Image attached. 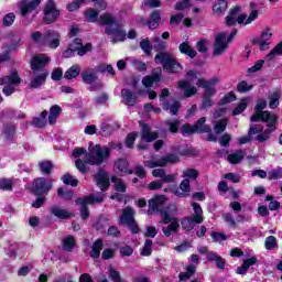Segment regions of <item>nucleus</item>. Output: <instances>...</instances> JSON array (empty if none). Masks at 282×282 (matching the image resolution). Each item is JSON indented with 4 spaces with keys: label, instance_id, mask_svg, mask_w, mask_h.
Here are the masks:
<instances>
[{
    "label": "nucleus",
    "instance_id": "f3484780",
    "mask_svg": "<svg viewBox=\"0 0 282 282\" xmlns=\"http://www.w3.org/2000/svg\"><path fill=\"white\" fill-rule=\"evenodd\" d=\"M47 45V47H51V50H56L58 45H61V33L57 31H47L44 34V44Z\"/></svg>",
    "mask_w": 282,
    "mask_h": 282
},
{
    "label": "nucleus",
    "instance_id": "49530a36",
    "mask_svg": "<svg viewBox=\"0 0 282 282\" xmlns=\"http://www.w3.org/2000/svg\"><path fill=\"white\" fill-rule=\"evenodd\" d=\"M182 107V104L180 101H174L173 104L164 102L163 109L165 111L170 110L171 116H177V112L180 111V108Z\"/></svg>",
    "mask_w": 282,
    "mask_h": 282
},
{
    "label": "nucleus",
    "instance_id": "2eb2a0df",
    "mask_svg": "<svg viewBox=\"0 0 282 282\" xmlns=\"http://www.w3.org/2000/svg\"><path fill=\"white\" fill-rule=\"evenodd\" d=\"M47 76H50V72L47 70H32V80L30 83V87H32V89H39V87L45 85Z\"/></svg>",
    "mask_w": 282,
    "mask_h": 282
},
{
    "label": "nucleus",
    "instance_id": "864d4df0",
    "mask_svg": "<svg viewBox=\"0 0 282 282\" xmlns=\"http://www.w3.org/2000/svg\"><path fill=\"white\" fill-rule=\"evenodd\" d=\"M14 187V182L11 178H0V191L12 192Z\"/></svg>",
    "mask_w": 282,
    "mask_h": 282
},
{
    "label": "nucleus",
    "instance_id": "c85d7f7f",
    "mask_svg": "<svg viewBox=\"0 0 282 282\" xmlns=\"http://www.w3.org/2000/svg\"><path fill=\"white\" fill-rule=\"evenodd\" d=\"M207 261L215 263L218 270H226V260H224L217 252L209 253Z\"/></svg>",
    "mask_w": 282,
    "mask_h": 282
},
{
    "label": "nucleus",
    "instance_id": "20e7f679",
    "mask_svg": "<svg viewBox=\"0 0 282 282\" xmlns=\"http://www.w3.org/2000/svg\"><path fill=\"white\" fill-rule=\"evenodd\" d=\"M110 153H111V149L102 148L101 144H96L93 148L89 147V153L86 154V162L87 164L100 166V164L109 160Z\"/></svg>",
    "mask_w": 282,
    "mask_h": 282
},
{
    "label": "nucleus",
    "instance_id": "393cba45",
    "mask_svg": "<svg viewBox=\"0 0 282 282\" xmlns=\"http://www.w3.org/2000/svg\"><path fill=\"white\" fill-rule=\"evenodd\" d=\"M254 43L259 45L262 52L268 50L272 43V33L263 32L259 39L254 40Z\"/></svg>",
    "mask_w": 282,
    "mask_h": 282
},
{
    "label": "nucleus",
    "instance_id": "39448f33",
    "mask_svg": "<svg viewBox=\"0 0 282 282\" xmlns=\"http://www.w3.org/2000/svg\"><path fill=\"white\" fill-rule=\"evenodd\" d=\"M105 202V195L98 194V195H88L84 196L82 198H78L76 200L77 206H80V215L82 219H89V207H87V204H102Z\"/></svg>",
    "mask_w": 282,
    "mask_h": 282
},
{
    "label": "nucleus",
    "instance_id": "412c9836",
    "mask_svg": "<svg viewBox=\"0 0 282 282\" xmlns=\"http://www.w3.org/2000/svg\"><path fill=\"white\" fill-rule=\"evenodd\" d=\"M41 6V0H22L20 12L22 17H28L30 12H34L35 8H39Z\"/></svg>",
    "mask_w": 282,
    "mask_h": 282
},
{
    "label": "nucleus",
    "instance_id": "2f4dec72",
    "mask_svg": "<svg viewBox=\"0 0 282 282\" xmlns=\"http://www.w3.org/2000/svg\"><path fill=\"white\" fill-rule=\"evenodd\" d=\"M180 89L184 90L185 98H191V96H195L197 94V88L195 86H191L188 82H178Z\"/></svg>",
    "mask_w": 282,
    "mask_h": 282
},
{
    "label": "nucleus",
    "instance_id": "bf43d9fd",
    "mask_svg": "<svg viewBox=\"0 0 282 282\" xmlns=\"http://www.w3.org/2000/svg\"><path fill=\"white\" fill-rule=\"evenodd\" d=\"M166 124L167 127H170L171 133H177V131H180V126L182 124V122L180 121V119H174L167 120Z\"/></svg>",
    "mask_w": 282,
    "mask_h": 282
},
{
    "label": "nucleus",
    "instance_id": "aec40b11",
    "mask_svg": "<svg viewBox=\"0 0 282 282\" xmlns=\"http://www.w3.org/2000/svg\"><path fill=\"white\" fill-rule=\"evenodd\" d=\"M139 126L141 127V140H144V142H154V140H158V132H153L149 124L140 121Z\"/></svg>",
    "mask_w": 282,
    "mask_h": 282
},
{
    "label": "nucleus",
    "instance_id": "4468645a",
    "mask_svg": "<svg viewBox=\"0 0 282 282\" xmlns=\"http://www.w3.org/2000/svg\"><path fill=\"white\" fill-rule=\"evenodd\" d=\"M58 14H61V12L56 9V3H54V0H48L44 8L45 23H54V21L58 19Z\"/></svg>",
    "mask_w": 282,
    "mask_h": 282
},
{
    "label": "nucleus",
    "instance_id": "a211bd4d",
    "mask_svg": "<svg viewBox=\"0 0 282 282\" xmlns=\"http://www.w3.org/2000/svg\"><path fill=\"white\" fill-rule=\"evenodd\" d=\"M33 191H35L36 195H41L42 193H50V191H52V181H47L43 177L35 178Z\"/></svg>",
    "mask_w": 282,
    "mask_h": 282
},
{
    "label": "nucleus",
    "instance_id": "72a5a7b5",
    "mask_svg": "<svg viewBox=\"0 0 282 282\" xmlns=\"http://www.w3.org/2000/svg\"><path fill=\"white\" fill-rule=\"evenodd\" d=\"M84 17L88 23H98L100 12L96 9L89 8L84 12Z\"/></svg>",
    "mask_w": 282,
    "mask_h": 282
},
{
    "label": "nucleus",
    "instance_id": "c9c22d12",
    "mask_svg": "<svg viewBox=\"0 0 282 282\" xmlns=\"http://www.w3.org/2000/svg\"><path fill=\"white\" fill-rule=\"evenodd\" d=\"M61 111H63V109H61V106L58 105H54L53 107H51L48 115V124H56V120H58Z\"/></svg>",
    "mask_w": 282,
    "mask_h": 282
},
{
    "label": "nucleus",
    "instance_id": "09e8293b",
    "mask_svg": "<svg viewBox=\"0 0 282 282\" xmlns=\"http://www.w3.org/2000/svg\"><path fill=\"white\" fill-rule=\"evenodd\" d=\"M279 100H281V91L275 90L270 96V102H269L270 109H276V107H279Z\"/></svg>",
    "mask_w": 282,
    "mask_h": 282
},
{
    "label": "nucleus",
    "instance_id": "4be33fe9",
    "mask_svg": "<svg viewBox=\"0 0 282 282\" xmlns=\"http://www.w3.org/2000/svg\"><path fill=\"white\" fill-rule=\"evenodd\" d=\"M68 47L77 52L78 56H85V54L91 52V45L89 43L83 45V40L80 39H75Z\"/></svg>",
    "mask_w": 282,
    "mask_h": 282
},
{
    "label": "nucleus",
    "instance_id": "37998d69",
    "mask_svg": "<svg viewBox=\"0 0 282 282\" xmlns=\"http://www.w3.org/2000/svg\"><path fill=\"white\" fill-rule=\"evenodd\" d=\"M79 75H80V66L73 65L70 68H68L65 72L64 78H66L67 80H72L73 78H78Z\"/></svg>",
    "mask_w": 282,
    "mask_h": 282
},
{
    "label": "nucleus",
    "instance_id": "0e129e2a",
    "mask_svg": "<svg viewBox=\"0 0 282 282\" xmlns=\"http://www.w3.org/2000/svg\"><path fill=\"white\" fill-rule=\"evenodd\" d=\"M109 278L113 282H126L124 279H122V275H120V272H118L116 269L110 268L109 269Z\"/></svg>",
    "mask_w": 282,
    "mask_h": 282
},
{
    "label": "nucleus",
    "instance_id": "dca6fc26",
    "mask_svg": "<svg viewBox=\"0 0 282 282\" xmlns=\"http://www.w3.org/2000/svg\"><path fill=\"white\" fill-rule=\"evenodd\" d=\"M113 171L120 177H124V175H133V170L129 169V161L127 159H118L115 161Z\"/></svg>",
    "mask_w": 282,
    "mask_h": 282
},
{
    "label": "nucleus",
    "instance_id": "1a4fd4ad",
    "mask_svg": "<svg viewBox=\"0 0 282 282\" xmlns=\"http://www.w3.org/2000/svg\"><path fill=\"white\" fill-rule=\"evenodd\" d=\"M177 162H180V156L175 154H167L156 161H144L143 164L148 169H155L158 166H166V164H177Z\"/></svg>",
    "mask_w": 282,
    "mask_h": 282
},
{
    "label": "nucleus",
    "instance_id": "423d86ee",
    "mask_svg": "<svg viewBox=\"0 0 282 282\" xmlns=\"http://www.w3.org/2000/svg\"><path fill=\"white\" fill-rule=\"evenodd\" d=\"M119 224H121V226H127L132 235H138V232H140V228L138 227V224H135V210L131 207H126L122 210V214L119 217Z\"/></svg>",
    "mask_w": 282,
    "mask_h": 282
},
{
    "label": "nucleus",
    "instance_id": "338daca9",
    "mask_svg": "<svg viewBox=\"0 0 282 282\" xmlns=\"http://www.w3.org/2000/svg\"><path fill=\"white\" fill-rule=\"evenodd\" d=\"M132 172L137 177H140V180H144V177H147V170H144V166L142 165H135Z\"/></svg>",
    "mask_w": 282,
    "mask_h": 282
},
{
    "label": "nucleus",
    "instance_id": "680f3d73",
    "mask_svg": "<svg viewBox=\"0 0 282 282\" xmlns=\"http://www.w3.org/2000/svg\"><path fill=\"white\" fill-rule=\"evenodd\" d=\"M13 36H15V39L11 43L10 50H17V47H21V45H23L21 32H14Z\"/></svg>",
    "mask_w": 282,
    "mask_h": 282
},
{
    "label": "nucleus",
    "instance_id": "c756f323",
    "mask_svg": "<svg viewBox=\"0 0 282 282\" xmlns=\"http://www.w3.org/2000/svg\"><path fill=\"white\" fill-rule=\"evenodd\" d=\"M194 130L196 131V133H210V131H213L210 126L206 124L205 117H202L196 121V123L194 124Z\"/></svg>",
    "mask_w": 282,
    "mask_h": 282
},
{
    "label": "nucleus",
    "instance_id": "052dcab7",
    "mask_svg": "<svg viewBox=\"0 0 282 282\" xmlns=\"http://www.w3.org/2000/svg\"><path fill=\"white\" fill-rule=\"evenodd\" d=\"M251 89L252 85H249L246 80H241L237 85V91H239V94H248V91H250Z\"/></svg>",
    "mask_w": 282,
    "mask_h": 282
},
{
    "label": "nucleus",
    "instance_id": "8fccbe9b",
    "mask_svg": "<svg viewBox=\"0 0 282 282\" xmlns=\"http://www.w3.org/2000/svg\"><path fill=\"white\" fill-rule=\"evenodd\" d=\"M3 133L7 140H14V133H17V127L12 123L4 126Z\"/></svg>",
    "mask_w": 282,
    "mask_h": 282
},
{
    "label": "nucleus",
    "instance_id": "5701e85b",
    "mask_svg": "<svg viewBox=\"0 0 282 282\" xmlns=\"http://www.w3.org/2000/svg\"><path fill=\"white\" fill-rule=\"evenodd\" d=\"M162 80V68H154L151 76H145L142 79V85L144 87H153V83H160Z\"/></svg>",
    "mask_w": 282,
    "mask_h": 282
},
{
    "label": "nucleus",
    "instance_id": "6e6d98bb",
    "mask_svg": "<svg viewBox=\"0 0 282 282\" xmlns=\"http://www.w3.org/2000/svg\"><path fill=\"white\" fill-rule=\"evenodd\" d=\"M140 47L142 50V52H144V54H147V56H151V52L153 50V46L151 45V42L149 41V39H143L140 41Z\"/></svg>",
    "mask_w": 282,
    "mask_h": 282
},
{
    "label": "nucleus",
    "instance_id": "de8ad7c7",
    "mask_svg": "<svg viewBox=\"0 0 282 282\" xmlns=\"http://www.w3.org/2000/svg\"><path fill=\"white\" fill-rule=\"evenodd\" d=\"M197 268L194 264H188L186 268V272H182L178 275L180 281H188L193 274H195Z\"/></svg>",
    "mask_w": 282,
    "mask_h": 282
},
{
    "label": "nucleus",
    "instance_id": "ea45409f",
    "mask_svg": "<svg viewBox=\"0 0 282 282\" xmlns=\"http://www.w3.org/2000/svg\"><path fill=\"white\" fill-rule=\"evenodd\" d=\"M181 177H183V180H189V182H195V180L199 177V171L188 167L183 170Z\"/></svg>",
    "mask_w": 282,
    "mask_h": 282
},
{
    "label": "nucleus",
    "instance_id": "9d476101",
    "mask_svg": "<svg viewBox=\"0 0 282 282\" xmlns=\"http://www.w3.org/2000/svg\"><path fill=\"white\" fill-rule=\"evenodd\" d=\"M240 12H241V8L239 7L231 9L229 14L225 18L226 25L230 28L235 25V23H243V21L248 19V15L246 13H240Z\"/></svg>",
    "mask_w": 282,
    "mask_h": 282
},
{
    "label": "nucleus",
    "instance_id": "79ce46f5",
    "mask_svg": "<svg viewBox=\"0 0 282 282\" xmlns=\"http://www.w3.org/2000/svg\"><path fill=\"white\" fill-rule=\"evenodd\" d=\"M102 248H104L102 239H97L93 245V249L90 251V257L93 259H99Z\"/></svg>",
    "mask_w": 282,
    "mask_h": 282
},
{
    "label": "nucleus",
    "instance_id": "774afa93",
    "mask_svg": "<svg viewBox=\"0 0 282 282\" xmlns=\"http://www.w3.org/2000/svg\"><path fill=\"white\" fill-rule=\"evenodd\" d=\"M62 181L69 186H78V180H76L72 174L64 175Z\"/></svg>",
    "mask_w": 282,
    "mask_h": 282
},
{
    "label": "nucleus",
    "instance_id": "6ab92c4d",
    "mask_svg": "<svg viewBox=\"0 0 282 282\" xmlns=\"http://www.w3.org/2000/svg\"><path fill=\"white\" fill-rule=\"evenodd\" d=\"M216 83H219V79L214 78L212 79V82H206V79L199 78L196 85L205 89V93L203 96L210 98V96H215V87L213 85H216Z\"/></svg>",
    "mask_w": 282,
    "mask_h": 282
},
{
    "label": "nucleus",
    "instance_id": "69168bd1",
    "mask_svg": "<svg viewBox=\"0 0 282 282\" xmlns=\"http://www.w3.org/2000/svg\"><path fill=\"white\" fill-rule=\"evenodd\" d=\"M100 133L102 135H111V133H113V126H111L107 122H102L100 124Z\"/></svg>",
    "mask_w": 282,
    "mask_h": 282
},
{
    "label": "nucleus",
    "instance_id": "f704fd0d",
    "mask_svg": "<svg viewBox=\"0 0 282 282\" xmlns=\"http://www.w3.org/2000/svg\"><path fill=\"white\" fill-rule=\"evenodd\" d=\"M51 213L54 215V217H57V219H69L72 217V214H69L68 210L58 206L51 207Z\"/></svg>",
    "mask_w": 282,
    "mask_h": 282
},
{
    "label": "nucleus",
    "instance_id": "e433bc0d",
    "mask_svg": "<svg viewBox=\"0 0 282 282\" xmlns=\"http://www.w3.org/2000/svg\"><path fill=\"white\" fill-rule=\"evenodd\" d=\"M228 10V1L218 0L214 7L213 12L216 14V17H221L226 11Z\"/></svg>",
    "mask_w": 282,
    "mask_h": 282
},
{
    "label": "nucleus",
    "instance_id": "473e14b6",
    "mask_svg": "<svg viewBox=\"0 0 282 282\" xmlns=\"http://www.w3.org/2000/svg\"><path fill=\"white\" fill-rule=\"evenodd\" d=\"M243 158H246V152L243 150H237L227 156V161L230 164H239L243 161Z\"/></svg>",
    "mask_w": 282,
    "mask_h": 282
},
{
    "label": "nucleus",
    "instance_id": "0eeeda50",
    "mask_svg": "<svg viewBox=\"0 0 282 282\" xmlns=\"http://www.w3.org/2000/svg\"><path fill=\"white\" fill-rule=\"evenodd\" d=\"M21 78L19 73L13 72L11 75L0 79V85H6L2 89L4 96H12L14 94V85H20Z\"/></svg>",
    "mask_w": 282,
    "mask_h": 282
},
{
    "label": "nucleus",
    "instance_id": "f03ea898",
    "mask_svg": "<svg viewBox=\"0 0 282 282\" xmlns=\"http://www.w3.org/2000/svg\"><path fill=\"white\" fill-rule=\"evenodd\" d=\"M164 204H166V196L164 195L150 199L148 214L153 215V213H160V224H170L167 227L162 228V232L166 237H171L180 230V218L175 217V213H177L176 208L164 207Z\"/></svg>",
    "mask_w": 282,
    "mask_h": 282
},
{
    "label": "nucleus",
    "instance_id": "a18cd8bd",
    "mask_svg": "<svg viewBox=\"0 0 282 282\" xmlns=\"http://www.w3.org/2000/svg\"><path fill=\"white\" fill-rule=\"evenodd\" d=\"M195 224H197L195 221V217H184L182 220H181V226L183 228V230H187V232H191V230H194L195 228Z\"/></svg>",
    "mask_w": 282,
    "mask_h": 282
},
{
    "label": "nucleus",
    "instance_id": "cd10ccee",
    "mask_svg": "<svg viewBox=\"0 0 282 282\" xmlns=\"http://www.w3.org/2000/svg\"><path fill=\"white\" fill-rule=\"evenodd\" d=\"M162 21V15L160 13V11H154L152 12V14L150 15V19L148 20V28L150 30H158V28H160V22Z\"/></svg>",
    "mask_w": 282,
    "mask_h": 282
},
{
    "label": "nucleus",
    "instance_id": "bb28decb",
    "mask_svg": "<svg viewBox=\"0 0 282 282\" xmlns=\"http://www.w3.org/2000/svg\"><path fill=\"white\" fill-rule=\"evenodd\" d=\"M99 25H106V28H113L116 24V17L113 14L106 12L99 15Z\"/></svg>",
    "mask_w": 282,
    "mask_h": 282
},
{
    "label": "nucleus",
    "instance_id": "4d7b16f0",
    "mask_svg": "<svg viewBox=\"0 0 282 282\" xmlns=\"http://www.w3.org/2000/svg\"><path fill=\"white\" fill-rule=\"evenodd\" d=\"M152 251H153V240L147 239L144 242V247L141 251V254L142 257H150Z\"/></svg>",
    "mask_w": 282,
    "mask_h": 282
},
{
    "label": "nucleus",
    "instance_id": "e2e57ef3",
    "mask_svg": "<svg viewBox=\"0 0 282 282\" xmlns=\"http://www.w3.org/2000/svg\"><path fill=\"white\" fill-rule=\"evenodd\" d=\"M57 195L61 197V199H72L74 197V192L72 189H63V187H59L57 189Z\"/></svg>",
    "mask_w": 282,
    "mask_h": 282
},
{
    "label": "nucleus",
    "instance_id": "c03bdc74",
    "mask_svg": "<svg viewBox=\"0 0 282 282\" xmlns=\"http://www.w3.org/2000/svg\"><path fill=\"white\" fill-rule=\"evenodd\" d=\"M62 246L66 252H72L76 246V239L73 236H67L62 240Z\"/></svg>",
    "mask_w": 282,
    "mask_h": 282
},
{
    "label": "nucleus",
    "instance_id": "ddd939ff",
    "mask_svg": "<svg viewBox=\"0 0 282 282\" xmlns=\"http://www.w3.org/2000/svg\"><path fill=\"white\" fill-rule=\"evenodd\" d=\"M105 33L110 36L112 43H118V42H122L126 41L127 39V32L122 29H120V26H118V24H116L115 26H107L105 29Z\"/></svg>",
    "mask_w": 282,
    "mask_h": 282
},
{
    "label": "nucleus",
    "instance_id": "58836bf2",
    "mask_svg": "<svg viewBox=\"0 0 282 282\" xmlns=\"http://www.w3.org/2000/svg\"><path fill=\"white\" fill-rule=\"evenodd\" d=\"M111 182L115 184V191L117 193H126L127 192V183L118 176H111Z\"/></svg>",
    "mask_w": 282,
    "mask_h": 282
},
{
    "label": "nucleus",
    "instance_id": "5fc2aeb1",
    "mask_svg": "<svg viewBox=\"0 0 282 282\" xmlns=\"http://www.w3.org/2000/svg\"><path fill=\"white\" fill-rule=\"evenodd\" d=\"M39 166L43 175H50L52 173V169H54L50 161H42L39 163Z\"/></svg>",
    "mask_w": 282,
    "mask_h": 282
},
{
    "label": "nucleus",
    "instance_id": "13d9d810",
    "mask_svg": "<svg viewBox=\"0 0 282 282\" xmlns=\"http://www.w3.org/2000/svg\"><path fill=\"white\" fill-rule=\"evenodd\" d=\"M30 39L31 41H33V43H37L39 45H44L45 35L41 34V32L39 31L31 33Z\"/></svg>",
    "mask_w": 282,
    "mask_h": 282
},
{
    "label": "nucleus",
    "instance_id": "f257e3e1",
    "mask_svg": "<svg viewBox=\"0 0 282 282\" xmlns=\"http://www.w3.org/2000/svg\"><path fill=\"white\" fill-rule=\"evenodd\" d=\"M265 107H268V102L265 100L258 101L254 108L256 112L250 118V122H259L260 120L262 122H268L267 129H263V124H252L249 128V134L257 135L256 140L260 143L268 142V140H270L272 133L276 131V120H279V117H276L275 113L268 110L263 111Z\"/></svg>",
    "mask_w": 282,
    "mask_h": 282
},
{
    "label": "nucleus",
    "instance_id": "6e6552de",
    "mask_svg": "<svg viewBox=\"0 0 282 282\" xmlns=\"http://www.w3.org/2000/svg\"><path fill=\"white\" fill-rule=\"evenodd\" d=\"M228 33L223 32L215 36L213 56H221L228 50Z\"/></svg>",
    "mask_w": 282,
    "mask_h": 282
},
{
    "label": "nucleus",
    "instance_id": "3c124183",
    "mask_svg": "<svg viewBox=\"0 0 282 282\" xmlns=\"http://www.w3.org/2000/svg\"><path fill=\"white\" fill-rule=\"evenodd\" d=\"M226 127H228V120L221 119L219 121H216L214 124V131L219 135V133H224L226 131Z\"/></svg>",
    "mask_w": 282,
    "mask_h": 282
},
{
    "label": "nucleus",
    "instance_id": "b1692460",
    "mask_svg": "<svg viewBox=\"0 0 282 282\" xmlns=\"http://www.w3.org/2000/svg\"><path fill=\"white\" fill-rule=\"evenodd\" d=\"M95 180L100 191H107V188H109V174H107V172L104 170L97 173Z\"/></svg>",
    "mask_w": 282,
    "mask_h": 282
},
{
    "label": "nucleus",
    "instance_id": "7ed1b4c3",
    "mask_svg": "<svg viewBox=\"0 0 282 282\" xmlns=\"http://www.w3.org/2000/svg\"><path fill=\"white\" fill-rule=\"evenodd\" d=\"M152 43H154V50L159 52L154 57L155 63H161V65H163V69L170 74H177V72L182 69V65L175 61L173 55L164 52L166 50V42L162 41L160 36H155L152 39Z\"/></svg>",
    "mask_w": 282,
    "mask_h": 282
},
{
    "label": "nucleus",
    "instance_id": "4c0bfd02",
    "mask_svg": "<svg viewBox=\"0 0 282 282\" xmlns=\"http://www.w3.org/2000/svg\"><path fill=\"white\" fill-rule=\"evenodd\" d=\"M178 50L182 54L189 56V58H195V56H197V51H195L193 46H189V44L186 42L180 44Z\"/></svg>",
    "mask_w": 282,
    "mask_h": 282
},
{
    "label": "nucleus",
    "instance_id": "603ef678",
    "mask_svg": "<svg viewBox=\"0 0 282 282\" xmlns=\"http://www.w3.org/2000/svg\"><path fill=\"white\" fill-rule=\"evenodd\" d=\"M282 55V41L267 55V61H274Z\"/></svg>",
    "mask_w": 282,
    "mask_h": 282
},
{
    "label": "nucleus",
    "instance_id": "a878e982",
    "mask_svg": "<svg viewBox=\"0 0 282 282\" xmlns=\"http://www.w3.org/2000/svg\"><path fill=\"white\" fill-rule=\"evenodd\" d=\"M121 97L124 100V105H127L128 107H133L138 101V96L127 88H123L121 90Z\"/></svg>",
    "mask_w": 282,
    "mask_h": 282
},
{
    "label": "nucleus",
    "instance_id": "7c9ffc66",
    "mask_svg": "<svg viewBox=\"0 0 282 282\" xmlns=\"http://www.w3.org/2000/svg\"><path fill=\"white\" fill-rule=\"evenodd\" d=\"M96 69L87 68L82 73V80L86 85H91V83H96Z\"/></svg>",
    "mask_w": 282,
    "mask_h": 282
},
{
    "label": "nucleus",
    "instance_id": "9b49d317",
    "mask_svg": "<svg viewBox=\"0 0 282 282\" xmlns=\"http://www.w3.org/2000/svg\"><path fill=\"white\" fill-rule=\"evenodd\" d=\"M50 64V56L45 54L34 55L31 59V69L32 72H47L45 65Z\"/></svg>",
    "mask_w": 282,
    "mask_h": 282
},
{
    "label": "nucleus",
    "instance_id": "f8f14e48",
    "mask_svg": "<svg viewBox=\"0 0 282 282\" xmlns=\"http://www.w3.org/2000/svg\"><path fill=\"white\" fill-rule=\"evenodd\" d=\"M171 193L175 195V197H180L181 199H184L186 197H191V180L184 178L178 187H174L171 189Z\"/></svg>",
    "mask_w": 282,
    "mask_h": 282
},
{
    "label": "nucleus",
    "instance_id": "a19ab883",
    "mask_svg": "<svg viewBox=\"0 0 282 282\" xmlns=\"http://www.w3.org/2000/svg\"><path fill=\"white\" fill-rule=\"evenodd\" d=\"M192 207L194 208V220L196 224H202L204 221V210L202 206L197 203H192Z\"/></svg>",
    "mask_w": 282,
    "mask_h": 282
}]
</instances>
